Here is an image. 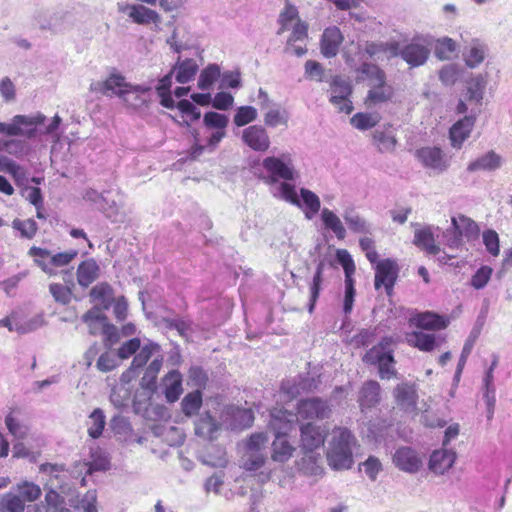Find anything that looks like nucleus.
Segmentation results:
<instances>
[{
  "label": "nucleus",
  "mask_w": 512,
  "mask_h": 512,
  "mask_svg": "<svg viewBox=\"0 0 512 512\" xmlns=\"http://www.w3.org/2000/svg\"><path fill=\"white\" fill-rule=\"evenodd\" d=\"M416 325L422 329L436 330L445 328L447 326V321L437 314L426 312L417 317Z\"/></svg>",
  "instance_id": "obj_50"
},
{
  "label": "nucleus",
  "mask_w": 512,
  "mask_h": 512,
  "mask_svg": "<svg viewBox=\"0 0 512 512\" xmlns=\"http://www.w3.org/2000/svg\"><path fill=\"white\" fill-rule=\"evenodd\" d=\"M76 274L78 284L87 288L99 277L100 267L93 258H90L79 264Z\"/></svg>",
  "instance_id": "obj_24"
},
{
  "label": "nucleus",
  "mask_w": 512,
  "mask_h": 512,
  "mask_svg": "<svg viewBox=\"0 0 512 512\" xmlns=\"http://www.w3.org/2000/svg\"><path fill=\"white\" fill-rule=\"evenodd\" d=\"M407 343L421 351H431L436 346L434 334H428L421 331H415L406 336Z\"/></svg>",
  "instance_id": "obj_36"
},
{
  "label": "nucleus",
  "mask_w": 512,
  "mask_h": 512,
  "mask_svg": "<svg viewBox=\"0 0 512 512\" xmlns=\"http://www.w3.org/2000/svg\"><path fill=\"white\" fill-rule=\"evenodd\" d=\"M487 86V80L485 76L479 74L468 82L467 93L469 100L481 103L484 96V91Z\"/></svg>",
  "instance_id": "obj_52"
},
{
  "label": "nucleus",
  "mask_w": 512,
  "mask_h": 512,
  "mask_svg": "<svg viewBox=\"0 0 512 512\" xmlns=\"http://www.w3.org/2000/svg\"><path fill=\"white\" fill-rule=\"evenodd\" d=\"M300 433V447L306 454L324 445L328 430L324 426L307 423L300 426Z\"/></svg>",
  "instance_id": "obj_8"
},
{
  "label": "nucleus",
  "mask_w": 512,
  "mask_h": 512,
  "mask_svg": "<svg viewBox=\"0 0 512 512\" xmlns=\"http://www.w3.org/2000/svg\"><path fill=\"white\" fill-rule=\"evenodd\" d=\"M380 121V116L377 113H356L351 119V125L361 131H365L371 128H376Z\"/></svg>",
  "instance_id": "obj_48"
},
{
  "label": "nucleus",
  "mask_w": 512,
  "mask_h": 512,
  "mask_svg": "<svg viewBox=\"0 0 512 512\" xmlns=\"http://www.w3.org/2000/svg\"><path fill=\"white\" fill-rule=\"evenodd\" d=\"M323 271H324V262L320 261L317 264L316 271L314 273L311 285H310V298L308 303V311L310 313L313 312L316 302L319 298L321 284L323 282Z\"/></svg>",
  "instance_id": "obj_45"
},
{
  "label": "nucleus",
  "mask_w": 512,
  "mask_h": 512,
  "mask_svg": "<svg viewBox=\"0 0 512 512\" xmlns=\"http://www.w3.org/2000/svg\"><path fill=\"white\" fill-rule=\"evenodd\" d=\"M5 425L9 433L18 440L25 439L29 433V427L11 413L5 417Z\"/></svg>",
  "instance_id": "obj_55"
},
{
  "label": "nucleus",
  "mask_w": 512,
  "mask_h": 512,
  "mask_svg": "<svg viewBox=\"0 0 512 512\" xmlns=\"http://www.w3.org/2000/svg\"><path fill=\"white\" fill-rule=\"evenodd\" d=\"M262 165L269 174L267 183L274 184L279 180L293 181L297 177V171L289 153H283L278 157H266L263 159Z\"/></svg>",
  "instance_id": "obj_4"
},
{
  "label": "nucleus",
  "mask_w": 512,
  "mask_h": 512,
  "mask_svg": "<svg viewBox=\"0 0 512 512\" xmlns=\"http://www.w3.org/2000/svg\"><path fill=\"white\" fill-rule=\"evenodd\" d=\"M90 297L99 301L105 309H108L114 300V290L107 282H101L90 290Z\"/></svg>",
  "instance_id": "obj_41"
},
{
  "label": "nucleus",
  "mask_w": 512,
  "mask_h": 512,
  "mask_svg": "<svg viewBox=\"0 0 512 512\" xmlns=\"http://www.w3.org/2000/svg\"><path fill=\"white\" fill-rule=\"evenodd\" d=\"M356 72L365 76L371 81V84H385L386 74L377 64L371 62H363L357 69Z\"/></svg>",
  "instance_id": "obj_39"
},
{
  "label": "nucleus",
  "mask_w": 512,
  "mask_h": 512,
  "mask_svg": "<svg viewBox=\"0 0 512 512\" xmlns=\"http://www.w3.org/2000/svg\"><path fill=\"white\" fill-rule=\"evenodd\" d=\"M416 158L426 168L443 172L449 167V160L438 147H422L415 153Z\"/></svg>",
  "instance_id": "obj_13"
},
{
  "label": "nucleus",
  "mask_w": 512,
  "mask_h": 512,
  "mask_svg": "<svg viewBox=\"0 0 512 512\" xmlns=\"http://www.w3.org/2000/svg\"><path fill=\"white\" fill-rule=\"evenodd\" d=\"M12 227L20 231L21 236L27 239H32L38 230L37 223L33 219H15L12 222Z\"/></svg>",
  "instance_id": "obj_61"
},
{
  "label": "nucleus",
  "mask_w": 512,
  "mask_h": 512,
  "mask_svg": "<svg viewBox=\"0 0 512 512\" xmlns=\"http://www.w3.org/2000/svg\"><path fill=\"white\" fill-rule=\"evenodd\" d=\"M25 502H33L41 495V489L34 483L25 482L18 486V493Z\"/></svg>",
  "instance_id": "obj_64"
},
{
  "label": "nucleus",
  "mask_w": 512,
  "mask_h": 512,
  "mask_svg": "<svg viewBox=\"0 0 512 512\" xmlns=\"http://www.w3.org/2000/svg\"><path fill=\"white\" fill-rule=\"evenodd\" d=\"M243 143L256 152H265L269 149L271 141L266 129L262 125H251L242 131Z\"/></svg>",
  "instance_id": "obj_12"
},
{
  "label": "nucleus",
  "mask_w": 512,
  "mask_h": 512,
  "mask_svg": "<svg viewBox=\"0 0 512 512\" xmlns=\"http://www.w3.org/2000/svg\"><path fill=\"white\" fill-rule=\"evenodd\" d=\"M475 120V116H464L452 125L449 130V139L453 148L460 149L462 147L472 132Z\"/></svg>",
  "instance_id": "obj_17"
},
{
  "label": "nucleus",
  "mask_w": 512,
  "mask_h": 512,
  "mask_svg": "<svg viewBox=\"0 0 512 512\" xmlns=\"http://www.w3.org/2000/svg\"><path fill=\"white\" fill-rule=\"evenodd\" d=\"M29 151V144L26 140L9 137L0 140V152H6L17 158L26 155Z\"/></svg>",
  "instance_id": "obj_38"
},
{
  "label": "nucleus",
  "mask_w": 512,
  "mask_h": 512,
  "mask_svg": "<svg viewBox=\"0 0 512 512\" xmlns=\"http://www.w3.org/2000/svg\"><path fill=\"white\" fill-rule=\"evenodd\" d=\"M397 127L391 123L378 125L371 133V143L381 154L394 153L398 146Z\"/></svg>",
  "instance_id": "obj_6"
},
{
  "label": "nucleus",
  "mask_w": 512,
  "mask_h": 512,
  "mask_svg": "<svg viewBox=\"0 0 512 512\" xmlns=\"http://www.w3.org/2000/svg\"><path fill=\"white\" fill-rule=\"evenodd\" d=\"M343 218L348 228L358 234H371L372 227L354 208H347L343 212Z\"/></svg>",
  "instance_id": "obj_28"
},
{
  "label": "nucleus",
  "mask_w": 512,
  "mask_h": 512,
  "mask_svg": "<svg viewBox=\"0 0 512 512\" xmlns=\"http://www.w3.org/2000/svg\"><path fill=\"white\" fill-rule=\"evenodd\" d=\"M486 53L487 45L481 40L474 38L464 48L463 57L469 68H476L484 61Z\"/></svg>",
  "instance_id": "obj_22"
},
{
  "label": "nucleus",
  "mask_w": 512,
  "mask_h": 512,
  "mask_svg": "<svg viewBox=\"0 0 512 512\" xmlns=\"http://www.w3.org/2000/svg\"><path fill=\"white\" fill-rule=\"evenodd\" d=\"M46 116L40 112L35 115L18 114L10 122H0V134L7 137L33 139L37 135V126L45 122Z\"/></svg>",
  "instance_id": "obj_3"
},
{
  "label": "nucleus",
  "mask_w": 512,
  "mask_h": 512,
  "mask_svg": "<svg viewBox=\"0 0 512 512\" xmlns=\"http://www.w3.org/2000/svg\"><path fill=\"white\" fill-rule=\"evenodd\" d=\"M172 69H174V73L176 72V81L180 84H186L194 79L199 66L194 59L181 60L179 57Z\"/></svg>",
  "instance_id": "obj_27"
},
{
  "label": "nucleus",
  "mask_w": 512,
  "mask_h": 512,
  "mask_svg": "<svg viewBox=\"0 0 512 512\" xmlns=\"http://www.w3.org/2000/svg\"><path fill=\"white\" fill-rule=\"evenodd\" d=\"M431 50L432 41L428 37L416 35L402 46L398 42L397 57H400L409 69H414L427 63Z\"/></svg>",
  "instance_id": "obj_2"
},
{
  "label": "nucleus",
  "mask_w": 512,
  "mask_h": 512,
  "mask_svg": "<svg viewBox=\"0 0 512 512\" xmlns=\"http://www.w3.org/2000/svg\"><path fill=\"white\" fill-rule=\"evenodd\" d=\"M128 84L122 75L111 74L105 81L92 85V89L107 96L116 95L120 97V93L125 91Z\"/></svg>",
  "instance_id": "obj_23"
},
{
  "label": "nucleus",
  "mask_w": 512,
  "mask_h": 512,
  "mask_svg": "<svg viewBox=\"0 0 512 512\" xmlns=\"http://www.w3.org/2000/svg\"><path fill=\"white\" fill-rule=\"evenodd\" d=\"M393 463L404 472L416 473L422 466L418 453L410 447H400L393 455Z\"/></svg>",
  "instance_id": "obj_15"
},
{
  "label": "nucleus",
  "mask_w": 512,
  "mask_h": 512,
  "mask_svg": "<svg viewBox=\"0 0 512 512\" xmlns=\"http://www.w3.org/2000/svg\"><path fill=\"white\" fill-rule=\"evenodd\" d=\"M299 19V12L295 5L291 4L290 2H286L285 8L281 11L278 18V23L280 25L277 35L283 34L289 26V23L293 20Z\"/></svg>",
  "instance_id": "obj_54"
},
{
  "label": "nucleus",
  "mask_w": 512,
  "mask_h": 512,
  "mask_svg": "<svg viewBox=\"0 0 512 512\" xmlns=\"http://www.w3.org/2000/svg\"><path fill=\"white\" fill-rule=\"evenodd\" d=\"M51 23L48 24V31L57 34L72 28V16L68 12H55L50 15Z\"/></svg>",
  "instance_id": "obj_47"
},
{
  "label": "nucleus",
  "mask_w": 512,
  "mask_h": 512,
  "mask_svg": "<svg viewBox=\"0 0 512 512\" xmlns=\"http://www.w3.org/2000/svg\"><path fill=\"white\" fill-rule=\"evenodd\" d=\"M298 422L296 413L282 408H274L270 412L269 429L274 436H286Z\"/></svg>",
  "instance_id": "obj_11"
},
{
  "label": "nucleus",
  "mask_w": 512,
  "mask_h": 512,
  "mask_svg": "<svg viewBox=\"0 0 512 512\" xmlns=\"http://www.w3.org/2000/svg\"><path fill=\"white\" fill-rule=\"evenodd\" d=\"M0 507L3 512H23L25 503L21 496L9 492L0 497Z\"/></svg>",
  "instance_id": "obj_53"
},
{
  "label": "nucleus",
  "mask_w": 512,
  "mask_h": 512,
  "mask_svg": "<svg viewBox=\"0 0 512 512\" xmlns=\"http://www.w3.org/2000/svg\"><path fill=\"white\" fill-rule=\"evenodd\" d=\"M380 400V385L376 381H368L363 384L359 393V404L362 408H371Z\"/></svg>",
  "instance_id": "obj_30"
},
{
  "label": "nucleus",
  "mask_w": 512,
  "mask_h": 512,
  "mask_svg": "<svg viewBox=\"0 0 512 512\" xmlns=\"http://www.w3.org/2000/svg\"><path fill=\"white\" fill-rule=\"evenodd\" d=\"M49 292L54 300L62 305H67L72 299V289L70 286H64L59 283H51L49 285Z\"/></svg>",
  "instance_id": "obj_59"
},
{
  "label": "nucleus",
  "mask_w": 512,
  "mask_h": 512,
  "mask_svg": "<svg viewBox=\"0 0 512 512\" xmlns=\"http://www.w3.org/2000/svg\"><path fill=\"white\" fill-rule=\"evenodd\" d=\"M28 255L33 257L34 263L47 275L55 276L57 275V270L51 267L50 257L51 251L45 248H40L36 246H32Z\"/></svg>",
  "instance_id": "obj_33"
},
{
  "label": "nucleus",
  "mask_w": 512,
  "mask_h": 512,
  "mask_svg": "<svg viewBox=\"0 0 512 512\" xmlns=\"http://www.w3.org/2000/svg\"><path fill=\"white\" fill-rule=\"evenodd\" d=\"M456 460V452L443 447L435 450L429 459V469L435 474L442 475L448 471Z\"/></svg>",
  "instance_id": "obj_20"
},
{
  "label": "nucleus",
  "mask_w": 512,
  "mask_h": 512,
  "mask_svg": "<svg viewBox=\"0 0 512 512\" xmlns=\"http://www.w3.org/2000/svg\"><path fill=\"white\" fill-rule=\"evenodd\" d=\"M321 220L326 229L331 230L339 240L346 237V229L343 226L340 218L328 208L321 211Z\"/></svg>",
  "instance_id": "obj_37"
},
{
  "label": "nucleus",
  "mask_w": 512,
  "mask_h": 512,
  "mask_svg": "<svg viewBox=\"0 0 512 512\" xmlns=\"http://www.w3.org/2000/svg\"><path fill=\"white\" fill-rule=\"evenodd\" d=\"M483 243L486 250L492 256H498L500 252L499 236L498 233L493 229H487L482 234Z\"/></svg>",
  "instance_id": "obj_63"
},
{
  "label": "nucleus",
  "mask_w": 512,
  "mask_h": 512,
  "mask_svg": "<svg viewBox=\"0 0 512 512\" xmlns=\"http://www.w3.org/2000/svg\"><path fill=\"white\" fill-rule=\"evenodd\" d=\"M265 463V455L262 451H246L243 467L247 471H257Z\"/></svg>",
  "instance_id": "obj_62"
},
{
  "label": "nucleus",
  "mask_w": 512,
  "mask_h": 512,
  "mask_svg": "<svg viewBox=\"0 0 512 512\" xmlns=\"http://www.w3.org/2000/svg\"><path fill=\"white\" fill-rule=\"evenodd\" d=\"M457 43L447 36L438 38L434 45V54L439 60H449L457 52Z\"/></svg>",
  "instance_id": "obj_42"
},
{
  "label": "nucleus",
  "mask_w": 512,
  "mask_h": 512,
  "mask_svg": "<svg viewBox=\"0 0 512 512\" xmlns=\"http://www.w3.org/2000/svg\"><path fill=\"white\" fill-rule=\"evenodd\" d=\"M503 164V158L501 155L497 154L495 151L490 150L485 154L479 156L475 160L471 161L466 170L469 173L474 172H492L501 168Z\"/></svg>",
  "instance_id": "obj_19"
},
{
  "label": "nucleus",
  "mask_w": 512,
  "mask_h": 512,
  "mask_svg": "<svg viewBox=\"0 0 512 512\" xmlns=\"http://www.w3.org/2000/svg\"><path fill=\"white\" fill-rule=\"evenodd\" d=\"M106 421L105 415L102 409L96 408L89 415L88 434L91 438L97 439L102 435Z\"/></svg>",
  "instance_id": "obj_49"
},
{
  "label": "nucleus",
  "mask_w": 512,
  "mask_h": 512,
  "mask_svg": "<svg viewBox=\"0 0 512 512\" xmlns=\"http://www.w3.org/2000/svg\"><path fill=\"white\" fill-rule=\"evenodd\" d=\"M203 123L209 129L224 130L229 123V118L224 114L209 111L204 114Z\"/></svg>",
  "instance_id": "obj_58"
},
{
  "label": "nucleus",
  "mask_w": 512,
  "mask_h": 512,
  "mask_svg": "<svg viewBox=\"0 0 512 512\" xmlns=\"http://www.w3.org/2000/svg\"><path fill=\"white\" fill-rule=\"evenodd\" d=\"M343 40L344 37L338 27L331 26L326 28L321 36L320 43L323 56L326 58L335 57L338 54L339 47Z\"/></svg>",
  "instance_id": "obj_18"
},
{
  "label": "nucleus",
  "mask_w": 512,
  "mask_h": 512,
  "mask_svg": "<svg viewBox=\"0 0 512 512\" xmlns=\"http://www.w3.org/2000/svg\"><path fill=\"white\" fill-rule=\"evenodd\" d=\"M384 341L368 350L363 357V361L370 365H378L379 376L382 379H390L396 375L395 361L392 351L385 350L388 343H384Z\"/></svg>",
  "instance_id": "obj_5"
},
{
  "label": "nucleus",
  "mask_w": 512,
  "mask_h": 512,
  "mask_svg": "<svg viewBox=\"0 0 512 512\" xmlns=\"http://www.w3.org/2000/svg\"><path fill=\"white\" fill-rule=\"evenodd\" d=\"M201 406L202 392L198 389L186 394L181 401L182 412L188 417L196 415Z\"/></svg>",
  "instance_id": "obj_46"
},
{
  "label": "nucleus",
  "mask_w": 512,
  "mask_h": 512,
  "mask_svg": "<svg viewBox=\"0 0 512 512\" xmlns=\"http://www.w3.org/2000/svg\"><path fill=\"white\" fill-rule=\"evenodd\" d=\"M116 199L109 197V202L102 205V209L107 218L112 222H122L124 212L122 211L123 199L119 191H116Z\"/></svg>",
  "instance_id": "obj_40"
},
{
  "label": "nucleus",
  "mask_w": 512,
  "mask_h": 512,
  "mask_svg": "<svg viewBox=\"0 0 512 512\" xmlns=\"http://www.w3.org/2000/svg\"><path fill=\"white\" fill-rule=\"evenodd\" d=\"M413 244L429 255H437L441 251L440 246L435 243V238L430 227L416 230Z\"/></svg>",
  "instance_id": "obj_26"
},
{
  "label": "nucleus",
  "mask_w": 512,
  "mask_h": 512,
  "mask_svg": "<svg viewBox=\"0 0 512 512\" xmlns=\"http://www.w3.org/2000/svg\"><path fill=\"white\" fill-rule=\"evenodd\" d=\"M336 259L344 269L345 280H354L352 275L355 272V264L350 253L345 249H338L336 251Z\"/></svg>",
  "instance_id": "obj_60"
},
{
  "label": "nucleus",
  "mask_w": 512,
  "mask_h": 512,
  "mask_svg": "<svg viewBox=\"0 0 512 512\" xmlns=\"http://www.w3.org/2000/svg\"><path fill=\"white\" fill-rule=\"evenodd\" d=\"M392 88L386 83L379 85L373 84L365 98V104L368 107L376 106L389 101L392 97Z\"/></svg>",
  "instance_id": "obj_34"
},
{
  "label": "nucleus",
  "mask_w": 512,
  "mask_h": 512,
  "mask_svg": "<svg viewBox=\"0 0 512 512\" xmlns=\"http://www.w3.org/2000/svg\"><path fill=\"white\" fill-rule=\"evenodd\" d=\"M451 224L455 229L459 230L462 238H465L468 242L475 241L479 238V225L471 218L459 214L458 216L452 217Z\"/></svg>",
  "instance_id": "obj_25"
},
{
  "label": "nucleus",
  "mask_w": 512,
  "mask_h": 512,
  "mask_svg": "<svg viewBox=\"0 0 512 512\" xmlns=\"http://www.w3.org/2000/svg\"><path fill=\"white\" fill-rule=\"evenodd\" d=\"M394 397L398 406L403 410L413 411L416 409L418 395L413 384H398L394 389Z\"/></svg>",
  "instance_id": "obj_21"
},
{
  "label": "nucleus",
  "mask_w": 512,
  "mask_h": 512,
  "mask_svg": "<svg viewBox=\"0 0 512 512\" xmlns=\"http://www.w3.org/2000/svg\"><path fill=\"white\" fill-rule=\"evenodd\" d=\"M331 412V407L326 400L312 397L298 402L296 414L304 420H324L330 417Z\"/></svg>",
  "instance_id": "obj_7"
},
{
  "label": "nucleus",
  "mask_w": 512,
  "mask_h": 512,
  "mask_svg": "<svg viewBox=\"0 0 512 512\" xmlns=\"http://www.w3.org/2000/svg\"><path fill=\"white\" fill-rule=\"evenodd\" d=\"M163 359L155 358L146 368L145 373L141 379V386L150 391L156 389V378L162 367Z\"/></svg>",
  "instance_id": "obj_51"
},
{
  "label": "nucleus",
  "mask_w": 512,
  "mask_h": 512,
  "mask_svg": "<svg viewBox=\"0 0 512 512\" xmlns=\"http://www.w3.org/2000/svg\"><path fill=\"white\" fill-rule=\"evenodd\" d=\"M337 432L327 452V461L334 470L349 469L353 464L352 445L356 440L347 428H339Z\"/></svg>",
  "instance_id": "obj_1"
},
{
  "label": "nucleus",
  "mask_w": 512,
  "mask_h": 512,
  "mask_svg": "<svg viewBox=\"0 0 512 512\" xmlns=\"http://www.w3.org/2000/svg\"><path fill=\"white\" fill-rule=\"evenodd\" d=\"M258 113L255 107L253 106H240L236 110V113L233 117V121L236 126L242 127L245 126L257 119Z\"/></svg>",
  "instance_id": "obj_56"
},
{
  "label": "nucleus",
  "mask_w": 512,
  "mask_h": 512,
  "mask_svg": "<svg viewBox=\"0 0 512 512\" xmlns=\"http://www.w3.org/2000/svg\"><path fill=\"white\" fill-rule=\"evenodd\" d=\"M364 53L374 60H391L397 57L398 41H366Z\"/></svg>",
  "instance_id": "obj_14"
},
{
  "label": "nucleus",
  "mask_w": 512,
  "mask_h": 512,
  "mask_svg": "<svg viewBox=\"0 0 512 512\" xmlns=\"http://www.w3.org/2000/svg\"><path fill=\"white\" fill-rule=\"evenodd\" d=\"M128 16L134 23L139 25H147L150 23L157 24L161 21L160 15L156 11L143 5L133 4L132 7H130Z\"/></svg>",
  "instance_id": "obj_31"
},
{
  "label": "nucleus",
  "mask_w": 512,
  "mask_h": 512,
  "mask_svg": "<svg viewBox=\"0 0 512 512\" xmlns=\"http://www.w3.org/2000/svg\"><path fill=\"white\" fill-rule=\"evenodd\" d=\"M164 395L168 402L177 401L183 391L182 377L179 371L172 370L164 378Z\"/></svg>",
  "instance_id": "obj_29"
},
{
  "label": "nucleus",
  "mask_w": 512,
  "mask_h": 512,
  "mask_svg": "<svg viewBox=\"0 0 512 512\" xmlns=\"http://www.w3.org/2000/svg\"><path fill=\"white\" fill-rule=\"evenodd\" d=\"M301 205L306 207L305 216L307 219H312L320 210L321 203L319 197L309 189L301 188Z\"/></svg>",
  "instance_id": "obj_44"
},
{
  "label": "nucleus",
  "mask_w": 512,
  "mask_h": 512,
  "mask_svg": "<svg viewBox=\"0 0 512 512\" xmlns=\"http://www.w3.org/2000/svg\"><path fill=\"white\" fill-rule=\"evenodd\" d=\"M150 92V86L128 84L125 91L120 93V98L127 106L134 109H140L147 106Z\"/></svg>",
  "instance_id": "obj_16"
},
{
  "label": "nucleus",
  "mask_w": 512,
  "mask_h": 512,
  "mask_svg": "<svg viewBox=\"0 0 512 512\" xmlns=\"http://www.w3.org/2000/svg\"><path fill=\"white\" fill-rule=\"evenodd\" d=\"M330 88V102L338 108L339 112L350 114L353 110L352 102L349 99L352 93L350 83L340 76H335L331 82Z\"/></svg>",
  "instance_id": "obj_10"
},
{
  "label": "nucleus",
  "mask_w": 512,
  "mask_h": 512,
  "mask_svg": "<svg viewBox=\"0 0 512 512\" xmlns=\"http://www.w3.org/2000/svg\"><path fill=\"white\" fill-rule=\"evenodd\" d=\"M308 37V24L301 19H298L294 25L292 32L287 39L284 51H290L293 44L299 41H304Z\"/></svg>",
  "instance_id": "obj_57"
},
{
  "label": "nucleus",
  "mask_w": 512,
  "mask_h": 512,
  "mask_svg": "<svg viewBox=\"0 0 512 512\" xmlns=\"http://www.w3.org/2000/svg\"><path fill=\"white\" fill-rule=\"evenodd\" d=\"M272 443V459L276 462H286L292 456L294 447L290 445L286 436H274Z\"/></svg>",
  "instance_id": "obj_35"
},
{
  "label": "nucleus",
  "mask_w": 512,
  "mask_h": 512,
  "mask_svg": "<svg viewBox=\"0 0 512 512\" xmlns=\"http://www.w3.org/2000/svg\"><path fill=\"white\" fill-rule=\"evenodd\" d=\"M220 76L219 65L215 63L209 64L200 72L197 86L201 90H209Z\"/></svg>",
  "instance_id": "obj_43"
},
{
  "label": "nucleus",
  "mask_w": 512,
  "mask_h": 512,
  "mask_svg": "<svg viewBox=\"0 0 512 512\" xmlns=\"http://www.w3.org/2000/svg\"><path fill=\"white\" fill-rule=\"evenodd\" d=\"M398 273L399 268L394 260L389 258L380 260L375 266V289L378 290L384 286L387 295H391Z\"/></svg>",
  "instance_id": "obj_9"
},
{
  "label": "nucleus",
  "mask_w": 512,
  "mask_h": 512,
  "mask_svg": "<svg viewBox=\"0 0 512 512\" xmlns=\"http://www.w3.org/2000/svg\"><path fill=\"white\" fill-rule=\"evenodd\" d=\"M217 421L211 416L210 412H205L195 421V434L204 439H213L214 433L218 430Z\"/></svg>",
  "instance_id": "obj_32"
}]
</instances>
